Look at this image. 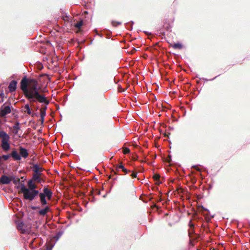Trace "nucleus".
Instances as JSON below:
<instances>
[{"instance_id": "1", "label": "nucleus", "mask_w": 250, "mask_h": 250, "mask_svg": "<svg viewBox=\"0 0 250 250\" xmlns=\"http://www.w3.org/2000/svg\"><path fill=\"white\" fill-rule=\"evenodd\" d=\"M28 188H26L24 185H22L19 192L22 193L23 198L25 200L33 201L36 196L39 194L40 202L42 206H44L47 204V199L50 200L51 199L53 192L47 187L44 188L42 192L39 193V190H36L37 188L36 183L32 179L27 182Z\"/></svg>"}, {"instance_id": "2", "label": "nucleus", "mask_w": 250, "mask_h": 250, "mask_svg": "<svg viewBox=\"0 0 250 250\" xmlns=\"http://www.w3.org/2000/svg\"><path fill=\"white\" fill-rule=\"evenodd\" d=\"M41 87L39 86L38 82L34 79H29V100L30 102H38L40 103L48 104L49 101L43 94H40L39 90Z\"/></svg>"}, {"instance_id": "3", "label": "nucleus", "mask_w": 250, "mask_h": 250, "mask_svg": "<svg viewBox=\"0 0 250 250\" xmlns=\"http://www.w3.org/2000/svg\"><path fill=\"white\" fill-rule=\"evenodd\" d=\"M19 150L20 154L18 153L15 149H14L11 153V156L14 160L20 161L21 160V157L24 159L28 157L29 154L26 149L20 146L19 147Z\"/></svg>"}, {"instance_id": "4", "label": "nucleus", "mask_w": 250, "mask_h": 250, "mask_svg": "<svg viewBox=\"0 0 250 250\" xmlns=\"http://www.w3.org/2000/svg\"><path fill=\"white\" fill-rule=\"evenodd\" d=\"M0 139L1 140V146L3 150L7 151L10 149V146L9 143L10 137L8 134L3 130H0Z\"/></svg>"}, {"instance_id": "5", "label": "nucleus", "mask_w": 250, "mask_h": 250, "mask_svg": "<svg viewBox=\"0 0 250 250\" xmlns=\"http://www.w3.org/2000/svg\"><path fill=\"white\" fill-rule=\"evenodd\" d=\"M29 79L26 78L24 77L21 79V88L23 92L25 97L28 100L30 97L29 92Z\"/></svg>"}, {"instance_id": "6", "label": "nucleus", "mask_w": 250, "mask_h": 250, "mask_svg": "<svg viewBox=\"0 0 250 250\" xmlns=\"http://www.w3.org/2000/svg\"><path fill=\"white\" fill-rule=\"evenodd\" d=\"M11 108L9 105H2L0 109V117L4 118L11 112Z\"/></svg>"}, {"instance_id": "7", "label": "nucleus", "mask_w": 250, "mask_h": 250, "mask_svg": "<svg viewBox=\"0 0 250 250\" xmlns=\"http://www.w3.org/2000/svg\"><path fill=\"white\" fill-rule=\"evenodd\" d=\"M12 180L11 177H8L5 175H3L0 178V183L2 184H9Z\"/></svg>"}, {"instance_id": "8", "label": "nucleus", "mask_w": 250, "mask_h": 250, "mask_svg": "<svg viewBox=\"0 0 250 250\" xmlns=\"http://www.w3.org/2000/svg\"><path fill=\"white\" fill-rule=\"evenodd\" d=\"M17 81L16 80L12 81L9 86L8 89L10 92H14L17 89Z\"/></svg>"}, {"instance_id": "9", "label": "nucleus", "mask_w": 250, "mask_h": 250, "mask_svg": "<svg viewBox=\"0 0 250 250\" xmlns=\"http://www.w3.org/2000/svg\"><path fill=\"white\" fill-rule=\"evenodd\" d=\"M20 129V124L18 122L15 123L12 127V132L14 135H17Z\"/></svg>"}, {"instance_id": "10", "label": "nucleus", "mask_w": 250, "mask_h": 250, "mask_svg": "<svg viewBox=\"0 0 250 250\" xmlns=\"http://www.w3.org/2000/svg\"><path fill=\"white\" fill-rule=\"evenodd\" d=\"M31 179L37 184L41 183L42 182L44 183L45 182L42 176L32 175Z\"/></svg>"}, {"instance_id": "11", "label": "nucleus", "mask_w": 250, "mask_h": 250, "mask_svg": "<svg viewBox=\"0 0 250 250\" xmlns=\"http://www.w3.org/2000/svg\"><path fill=\"white\" fill-rule=\"evenodd\" d=\"M50 208L48 206H46L44 208H43V209L39 210V214L40 215L44 216L46 214V213L50 211Z\"/></svg>"}, {"instance_id": "12", "label": "nucleus", "mask_w": 250, "mask_h": 250, "mask_svg": "<svg viewBox=\"0 0 250 250\" xmlns=\"http://www.w3.org/2000/svg\"><path fill=\"white\" fill-rule=\"evenodd\" d=\"M32 170L33 172L37 173V172L42 171L44 169L42 167H40L38 164H34L33 166Z\"/></svg>"}, {"instance_id": "13", "label": "nucleus", "mask_w": 250, "mask_h": 250, "mask_svg": "<svg viewBox=\"0 0 250 250\" xmlns=\"http://www.w3.org/2000/svg\"><path fill=\"white\" fill-rule=\"evenodd\" d=\"M171 28V26L167 19L164 20V24L163 25V29L168 31Z\"/></svg>"}, {"instance_id": "14", "label": "nucleus", "mask_w": 250, "mask_h": 250, "mask_svg": "<svg viewBox=\"0 0 250 250\" xmlns=\"http://www.w3.org/2000/svg\"><path fill=\"white\" fill-rule=\"evenodd\" d=\"M169 46L175 49H181L183 48V45L180 43H169Z\"/></svg>"}, {"instance_id": "15", "label": "nucleus", "mask_w": 250, "mask_h": 250, "mask_svg": "<svg viewBox=\"0 0 250 250\" xmlns=\"http://www.w3.org/2000/svg\"><path fill=\"white\" fill-rule=\"evenodd\" d=\"M200 237V235L197 234L191 235L190 238V242L192 243L193 241H196Z\"/></svg>"}, {"instance_id": "16", "label": "nucleus", "mask_w": 250, "mask_h": 250, "mask_svg": "<svg viewBox=\"0 0 250 250\" xmlns=\"http://www.w3.org/2000/svg\"><path fill=\"white\" fill-rule=\"evenodd\" d=\"M153 178L154 179V180L156 181V184L159 185L161 184V182H159L160 178V175L159 174H154L153 176Z\"/></svg>"}, {"instance_id": "17", "label": "nucleus", "mask_w": 250, "mask_h": 250, "mask_svg": "<svg viewBox=\"0 0 250 250\" xmlns=\"http://www.w3.org/2000/svg\"><path fill=\"white\" fill-rule=\"evenodd\" d=\"M24 108L26 109L25 112H26L28 115L31 114V110L30 109L29 104H26L24 105Z\"/></svg>"}, {"instance_id": "18", "label": "nucleus", "mask_w": 250, "mask_h": 250, "mask_svg": "<svg viewBox=\"0 0 250 250\" xmlns=\"http://www.w3.org/2000/svg\"><path fill=\"white\" fill-rule=\"evenodd\" d=\"M188 233L189 237H191V235L195 234L194 228H189L188 230Z\"/></svg>"}, {"instance_id": "19", "label": "nucleus", "mask_w": 250, "mask_h": 250, "mask_svg": "<svg viewBox=\"0 0 250 250\" xmlns=\"http://www.w3.org/2000/svg\"><path fill=\"white\" fill-rule=\"evenodd\" d=\"M14 184L17 185L20 183V179L19 178H16L15 177H11Z\"/></svg>"}, {"instance_id": "20", "label": "nucleus", "mask_w": 250, "mask_h": 250, "mask_svg": "<svg viewBox=\"0 0 250 250\" xmlns=\"http://www.w3.org/2000/svg\"><path fill=\"white\" fill-rule=\"evenodd\" d=\"M83 24V21H81L75 24V27L78 29H80V28L82 27V26Z\"/></svg>"}, {"instance_id": "21", "label": "nucleus", "mask_w": 250, "mask_h": 250, "mask_svg": "<svg viewBox=\"0 0 250 250\" xmlns=\"http://www.w3.org/2000/svg\"><path fill=\"white\" fill-rule=\"evenodd\" d=\"M123 153L124 154H128L130 152V149L127 147H123Z\"/></svg>"}, {"instance_id": "22", "label": "nucleus", "mask_w": 250, "mask_h": 250, "mask_svg": "<svg viewBox=\"0 0 250 250\" xmlns=\"http://www.w3.org/2000/svg\"><path fill=\"white\" fill-rule=\"evenodd\" d=\"M11 156V154L10 155H3L2 156V158L4 160V161H6L7 160L9 157Z\"/></svg>"}, {"instance_id": "23", "label": "nucleus", "mask_w": 250, "mask_h": 250, "mask_svg": "<svg viewBox=\"0 0 250 250\" xmlns=\"http://www.w3.org/2000/svg\"><path fill=\"white\" fill-rule=\"evenodd\" d=\"M32 175H37L39 176H42V177L43 176V174L42 173V171L37 172V173L33 172Z\"/></svg>"}, {"instance_id": "24", "label": "nucleus", "mask_w": 250, "mask_h": 250, "mask_svg": "<svg viewBox=\"0 0 250 250\" xmlns=\"http://www.w3.org/2000/svg\"><path fill=\"white\" fill-rule=\"evenodd\" d=\"M45 104V105L42 104V107L40 108V110H44L46 111V110L47 109V105L48 104Z\"/></svg>"}, {"instance_id": "25", "label": "nucleus", "mask_w": 250, "mask_h": 250, "mask_svg": "<svg viewBox=\"0 0 250 250\" xmlns=\"http://www.w3.org/2000/svg\"><path fill=\"white\" fill-rule=\"evenodd\" d=\"M112 24L114 26H117L121 24V22L119 21H112Z\"/></svg>"}, {"instance_id": "26", "label": "nucleus", "mask_w": 250, "mask_h": 250, "mask_svg": "<svg viewBox=\"0 0 250 250\" xmlns=\"http://www.w3.org/2000/svg\"><path fill=\"white\" fill-rule=\"evenodd\" d=\"M189 228H194V224L192 222V220H190L188 225Z\"/></svg>"}, {"instance_id": "27", "label": "nucleus", "mask_w": 250, "mask_h": 250, "mask_svg": "<svg viewBox=\"0 0 250 250\" xmlns=\"http://www.w3.org/2000/svg\"><path fill=\"white\" fill-rule=\"evenodd\" d=\"M41 116L45 117L46 116V111L44 110H40Z\"/></svg>"}, {"instance_id": "28", "label": "nucleus", "mask_w": 250, "mask_h": 250, "mask_svg": "<svg viewBox=\"0 0 250 250\" xmlns=\"http://www.w3.org/2000/svg\"><path fill=\"white\" fill-rule=\"evenodd\" d=\"M125 167H124V166L123 165V164L122 163H120V164L118 166H117L116 167V168H121V169H123Z\"/></svg>"}, {"instance_id": "29", "label": "nucleus", "mask_w": 250, "mask_h": 250, "mask_svg": "<svg viewBox=\"0 0 250 250\" xmlns=\"http://www.w3.org/2000/svg\"><path fill=\"white\" fill-rule=\"evenodd\" d=\"M131 176L132 178H135L137 177V173L136 172H133L131 175Z\"/></svg>"}, {"instance_id": "30", "label": "nucleus", "mask_w": 250, "mask_h": 250, "mask_svg": "<svg viewBox=\"0 0 250 250\" xmlns=\"http://www.w3.org/2000/svg\"><path fill=\"white\" fill-rule=\"evenodd\" d=\"M122 171L124 172L125 174L127 173L128 172H130V170H127V169L125 168V167L122 169Z\"/></svg>"}, {"instance_id": "31", "label": "nucleus", "mask_w": 250, "mask_h": 250, "mask_svg": "<svg viewBox=\"0 0 250 250\" xmlns=\"http://www.w3.org/2000/svg\"><path fill=\"white\" fill-rule=\"evenodd\" d=\"M44 117H45L41 116L40 121H41L42 124H43L44 123Z\"/></svg>"}, {"instance_id": "32", "label": "nucleus", "mask_w": 250, "mask_h": 250, "mask_svg": "<svg viewBox=\"0 0 250 250\" xmlns=\"http://www.w3.org/2000/svg\"><path fill=\"white\" fill-rule=\"evenodd\" d=\"M118 91L119 92H123V91H124L125 90L124 89H123L121 86H118Z\"/></svg>"}, {"instance_id": "33", "label": "nucleus", "mask_w": 250, "mask_h": 250, "mask_svg": "<svg viewBox=\"0 0 250 250\" xmlns=\"http://www.w3.org/2000/svg\"><path fill=\"white\" fill-rule=\"evenodd\" d=\"M30 115H31V116L32 117H34L35 116H38V114L36 113H32L31 112V114Z\"/></svg>"}, {"instance_id": "34", "label": "nucleus", "mask_w": 250, "mask_h": 250, "mask_svg": "<svg viewBox=\"0 0 250 250\" xmlns=\"http://www.w3.org/2000/svg\"><path fill=\"white\" fill-rule=\"evenodd\" d=\"M0 96L1 97H4V93L3 92V91H1L0 93Z\"/></svg>"}, {"instance_id": "35", "label": "nucleus", "mask_w": 250, "mask_h": 250, "mask_svg": "<svg viewBox=\"0 0 250 250\" xmlns=\"http://www.w3.org/2000/svg\"><path fill=\"white\" fill-rule=\"evenodd\" d=\"M137 156H135V157H132V160L134 161H136L137 159Z\"/></svg>"}, {"instance_id": "36", "label": "nucleus", "mask_w": 250, "mask_h": 250, "mask_svg": "<svg viewBox=\"0 0 250 250\" xmlns=\"http://www.w3.org/2000/svg\"><path fill=\"white\" fill-rule=\"evenodd\" d=\"M152 207L158 208V206L156 204H154V205L152 206Z\"/></svg>"}, {"instance_id": "37", "label": "nucleus", "mask_w": 250, "mask_h": 250, "mask_svg": "<svg viewBox=\"0 0 250 250\" xmlns=\"http://www.w3.org/2000/svg\"><path fill=\"white\" fill-rule=\"evenodd\" d=\"M136 51V49L134 48L133 51H132V52H134Z\"/></svg>"}, {"instance_id": "38", "label": "nucleus", "mask_w": 250, "mask_h": 250, "mask_svg": "<svg viewBox=\"0 0 250 250\" xmlns=\"http://www.w3.org/2000/svg\"><path fill=\"white\" fill-rule=\"evenodd\" d=\"M38 208V207H33V208H33V209H35L36 208Z\"/></svg>"}, {"instance_id": "39", "label": "nucleus", "mask_w": 250, "mask_h": 250, "mask_svg": "<svg viewBox=\"0 0 250 250\" xmlns=\"http://www.w3.org/2000/svg\"><path fill=\"white\" fill-rule=\"evenodd\" d=\"M117 177H115L113 178V180H116V179H117Z\"/></svg>"}, {"instance_id": "40", "label": "nucleus", "mask_w": 250, "mask_h": 250, "mask_svg": "<svg viewBox=\"0 0 250 250\" xmlns=\"http://www.w3.org/2000/svg\"><path fill=\"white\" fill-rule=\"evenodd\" d=\"M162 201V199H161V198H160V199H159V200H158V201L160 202V201Z\"/></svg>"}, {"instance_id": "41", "label": "nucleus", "mask_w": 250, "mask_h": 250, "mask_svg": "<svg viewBox=\"0 0 250 250\" xmlns=\"http://www.w3.org/2000/svg\"><path fill=\"white\" fill-rule=\"evenodd\" d=\"M145 32V33H146V34H148V32Z\"/></svg>"}, {"instance_id": "42", "label": "nucleus", "mask_w": 250, "mask_h": 250, "mask_svg": "<svg viewBox=\"0 0 250 250\" xmlns=\"http://www.w3.org/2000/svg\"><path fill=\"white\" fill-rule=\"evenodd\" d=\"M114 173L115 175L117 174V173L116 172H114Z\"/></svg>"}, {"instance_id": "43", "label": "nucleus", "mask_w": 250, "mask_h": 250, "mask_svg": "<svg viewBox=\"0 0 250 250\" xmlns=\"http://www.w3.org/2000/svg\"><path fill=\"white\" fill-rule=\"evenodd\" d=\"M111 177H112V176H111V175H110V176H109V179L111 178Z\"/></svg>"}, {"instance_id": "44", "label": "nucleus", "mask_w": 250, "mask_h": 250, "mask_svg": "<svg viewBox=\"0 0 250 250\" xmlns=\"http://www.w3.org/2000/svg\"><path fill=\"white\" fill-rule=\"evenodd\" d=\"M152 199V197H151V198H149V200H151Z\"/></svg>"}, {"instance_id": "45", "label": "nucleus", "mask_w": 250, "mask_h": 250, "mask_svg": "<svg viewBox=\"0 0 250 250\" xmlns=\"http://www.w3.org/2000/svg\"><path fill=\"white\" fill-rule=\"evenodd\" d=\"M202 208L204 210H205V209L203 207H202Z\"/></svg>"}, {"instance_id": "46", "label": "nucleus", "mask_w": 250, "mask_h": 250, "mask_svg": "<svg viewBox=\"0 0 250 250\" xmlns=\"http://www.w3.org/2000/svg\"><path fill=\"white\" fill-rule=\"evenodd\" d=\"M38 107H36V110H38Z\"/></svg>"}]
</instances>
